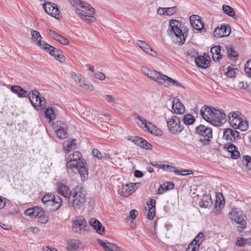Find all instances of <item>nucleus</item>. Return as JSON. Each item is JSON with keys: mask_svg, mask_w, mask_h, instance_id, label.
Instances as JSON below:
<instances>
[{"mask_svg": "<svg viewBox=\"0 0 251 251\" xmlns=\"http://www.w3.org/2000/svg\"><path fill=\"white\" fill-rule=\"evenodd\" d=\"M188 28L178 20H170L167 33L176 44L181 45L184 43L188 36Z\"/></svg>", "mask_w": 251, "mask_h": 251, "instance_id": "obj_1", "label": "nucleus"}, {"mask_svg": "<svg viewBox=\"0 0 251 251\" xmlns=\"http://www.w3.org/2000/svg\"><path fill=\"white\" fill-rule=\"evenodd\" d=\"M87 193L85 188L77 185L72 190V194L68 199L69 205L76 211L82 208L87 201Z\"/></svg>", "mask_w": 251, "mask_h": 251, "instance_id": "obj_2", "label": "nucleus"}, {"mask_svg": "<svg viewBox=\"0 0 251 251\" xmlns=\"http://www.w3.org/2000/svg\"><path fill=\"white\" fill-rule=\"evenodd\" d=\"M69 2L75 8L76 14L80 16H92L96 13L92 5L82 0H69Z\"/></svg>", "mask_w": 251, "mask_h": 251, "instance_id": "obj_3", "label": "nucleus"}, {"mask_svg": "<svg viewBox=\"0 0 251 251\" xmlns=\"http://www.w3.org/2000/svg\"><path fill=\"white\" fill-rule=\"evenodd\" d=\"M166 122L169 130L172 134H179L184 129L183 126L181 125L180 119L177 116H172L166 119Z\"/></svg>", "mask_w": 251, "mask_h": 251, "instance_id": "obj_4", "label": "nucleus"}, {"mask_svg": "<svg viewBox=\"0 0 251 251\" xmlns=\"http://www.w3.org/2000/svg\"><path fill=\"white\" fill-rule=\"evenodd\" d=\"M196 133L201 136L200 141L204 145L209 144L210 139L212 138L211 128L200 125L196 128Z\"/></svg>", "mask_w": 251, "mask_h": 251, "instance_id": "obj_5", "label": "nucleus"}, {"mask_svg": "<svg viewBox=\"0 0 251 251\" xmlns=\"http://www.w3.org/2000/svg\"><path fill=\"white\" fill-rule=\"evenodd\" d=\"M29 99L32 105L37 109H44L46 107V100L43 97H40V93L37 90L30 92Z\"/></svg>", "mask_w": 251, "mask_h": 251, "instance_id": "obj_6", "label": "nucleus"}, {"mask_svg": "<svg viewBox=\"0 0 251 251\" xmlns=\"http://www.w3.org/2000/svg\"><path fill=\"white\" fill-rule=\"evenodd\" d=\"M81 158L82 154L80 152L78 151L74 152L67 158V168L74 171V168L78 167L79 165H83V162L85 161Z\"/></svg>", "mask_w": 251, "mask_h": 251, "instance_id": "obj_7", "label": "nucleus"}, {"mask_svg": "<svg viewBox=\"0 0 251 251\" xmlns=\"http://www.w3.org/2000/svg\"><path fill=\"white\" fill-rule=\"evenodd\" d=\"M87 223L82 216H76L72 220V229L73 232L80 233L85 231Z\"/></svg>", "mask_w": 251, "mask_h": 251, "instance_id": "obj_8", "label": "nucleus"}, {"mask_svg": "<svg viewBox=\"0 0 251 251\" xmlns=\"http://www.w3.org/2000/svg\"><path fill=\"white\" fill-rule=\"evenodd\" d=\"M141 70L145 75L147 76L150 79L162 85L163 76H164V75L162 73L154 70H151L145 66H142Z\"/></svg>", "mask_w": 251, "mask_h": 251, "instance_id": "obj_9", "label": "nucleus"}, {"mask_svg": "<svg viewBox=\"0 0 251 251\" xmlns=\"http://www.w3.org/2000/svg\"><path fill=\"white\" fill-rule=\"evenodd\" d=\"M226 114L223 111L214 108L210 123L215 126H220L226 121Z\"/></svg>", "mask_w": 251, "mask_h": 251, "instance_id": "obj_10", "label": "nucleus"}, {"mask_svg": "<svg viewBox=\"0 0 251 251\" xmlns=\"http://www.w3.org/2000/svg\"><path fill=\"white\" fill-rule=\"evenodd\" d=\"M231 219L236 223L240 225L238 226L237 229L239 231H241L243 228L246 227V222L244 219L243 214L241 211L233 210L230 213Z\"/></svg>", "mask_w": 251, "mask_h": 251, "instance_id": "obj_11", "label": "nucleus"}, {"mask_svg": "<svg viewBox=\"0 0 251 251\" xmlns=\"http://www.w3.org/2000/svg\"><path fill=\"white\" fill-rule=\"evenodd\" d=\"M43 8L45 12L50 16H59L61 14L56 4L51 2H47L43 4Z\"/></svg>", "mask_w": 251, "mask_h": 251, "instance_id": "obj_12", "label": "nucleus"}, {"mask_svg": "<svg viewBox=\"0 0 251 251\" xmlns=\"http://www.w3.org/2000/svg\"><path fill=\"white\" fill-rule=\"evenodd\" d=\"M243 117V115L239 111H232L228 115L229 123L234 128L237 127L239 122L242 120Z\"/></svg>", "mask_w": 251, "mask_h": 251, "instance_id": "obj_13", "label": "nucleus"}, {"mask_svg": "<svg viewBox=\"0 0 251 251\" xmlns=\"http://www.w3.org/2000/svg\"><path fill=\"white\" fill-rule=\"evenodd\" d=\"M231 28L229 25H221L218 26L213 32V35L217 38L228 36L230 33Z\"/></svg>", "mask_w": 251, "mask_h": 251, "instance_id": "obj_14", "label": "nucleus"}, {"mask_svg": "<svg viewBox=\"0 0 251 251\" xmlns=\"http://www.w3.org/2000/svg\"><path fill=\"white\" fill-rule=\"evenodd\" d=\"M239 133L236 130L226 128L223 133L224 139L231 142H235L239 138Z\"/></svg>", "mask_w": 251, "mask_h": 251, "instance_id": "obj_15", "label": "nucleus"}, {"mask_svg": "<svg viewBox=\"0 0 251 251\" xmlns=\"http://www.w3.org/2000/svg\"><path fill=\"white\" fill-rule=\"evenodd\" d=\"M214 109L213 107L204 105L201 108L200 114L204 120L210 123Z\"/></svg>", "mask_w": 251, "mask_h": 251, "instance_id": "obj_16", "label": "nucleus"}, {"mask_svg": "<svg viewBox=\"0 0 251 251\" xmlns=\"http://www.w3.org/2000/svg\"><path fill=\"white\" fill-rule=\"evenodd\" d=\"M208 58H209L208 55L206 57L205 55L198 56L195 59V62L197 66L202 69L208 68L210 63V59H208Z\"/></svg>", "mask_w": 251, "mask_h": 251, "instance_id": "obj_17", "label": "nucleus"}, {"mask_svg": "<svg viewBox=\"0 0 251 251\" xmlns=\"http://www.w3.org/2000/svg\"><path fill=\"white\" fill-rule=\"evenodd\" d=\"M172 109L175 114H183L185 112V107L180 100L177 98H174L172 101Z\"/></svg>", "mask_w": 251, "mask_h": 251, "instance_id": "obj_18", "label": "nucleus"}, {"mask_svg": "<svg viewBox=\"0 0 251 251\" xmlns=\"http://www.w3.org/2000/svg\"><path fill=\"white\" fill-rule=\"evenodd\" d=\"M89 224L96 230L97 233L102 235L104 233L105 228L102 224L96 218H91Z\"/></svg>", "mask_w": 251, "mask_h": 251, "instance_id": "obj_19", "label": "nucleus"}, {"mask_svg": "<svg viewBox=\"0 0 251 251\" xmlns=\"http://www.w3.org/2000/svg\"><path fill=\"white\" fill-rule=\"evenodd\" d=\"M177 10L176 6L168 8L159 7L157 10V13L159 16H172L175 14Z\"/></svg>", "mask_w": 251, "mask_h": 251, "instance_id": "obj_20", "label": "nucleus"}, {"mask_svg": "<svg viewBox=\"0 0 251 251\" xmlns=\"http://www.w3.org/2000/svg\"><path fill=\"white\" fill-rule=\"evenodd\" d=\"M189 20L192 26L196 30H201L204 24L201 17H189Z\"/></svg>", "mask_w": 251, "mask_h": 251, "instance_id": "obj_21", "label": "nucleus"}, {"mask_svg": "<svg viewBox=\"0 0 251 251\" xmlns=\"http://www.w3.org/2000/svg\"><path fill=\"white\" fill-rule=\"evenodd\" d=\"M57 190L60 195L66 198L69 199L72 194V190L70 191L69 187L62 183H58Z\"/></svg>", "mask_w": 251, "mask_h": 251, "instance_id": "obj_22", "label": "nucleus"}, {"mask_svg": "<svg viewBox=\"0 0 251 251\" xmlns=\"http://www.w3.org/2000/svg\"><path fill=\"white\" fill-rule=\"evenodd\" d=\"M225 148L231 154V157L233 159H236L240 156L239 151L237 150V148L232 144H226Z\"/></svg>", "mask_w": 251, "mask_h": 251, "instance_id": "obj_23", "label": "nucleus"}, {"mask_svg": "<svg viewBox=\"0 0 251 251\" xmlns=\"http://www.w3.org/2000/svg\"><path fill=\"white\" fill-rule=\"evenodd\" d=\"M30 32L31 35L32 37V40H33V41L36 42L38 46H39L41 48H43L44 45H43L44 43H46L44 41H41L42 37L41 36L40 33L38 31L34 30L32 29H30Z\"/></svg>", "mask_w": 251, "mask_h": 251, "instance_id": "obj_24", "label": "nucleus"}, {"mask_svg": "<svg viewBox=\"0 0 251 251\" xmlns=\"http://www.w3.org/2000/svg\"><path fill=\"white\" fill-rule=\"evenodd\" d=\"M43 45H44V47L42 49L49 53L50 55L54 57L55 58H56L59 53L60 54L61 50H60L54 48L50 45L48 43H44Z\"/></svg>", "mask_w": 251, "mask_h": 251, "instance_id": "obj_25", "label": "nucleus"}, {"mask_svg": "<svg viewBox=\"0 0 251 251\" xmlns=\"http://www.w3.org/2000/svg\"><path fill=\"white\" fill-rule=\"evenodd\" d=\"M221 48L220 46L217 45L211 49L210 52L214 61H219L222 58V54L221 53Z\"/></svg>", "mask_w": 251, "mask_h": 251, "instance_id": "obj_26", "label": "nucleus"}, {"mask_svg": "<svg viewBox=\"0 0 251 251\" xmlns=\"http://www.w3.org/2000/svg\"><path fill=\"white\" fill-rule=\"evenodd\" d=\"M163 77L162 85L164 84L165 85H170L171 84H172L173 85L178 87H183L182 85L176 80L173 79L165 75L164 76H163Z\"/></svg>", "mask_w": 251, "mask_h": 251, "instance_id": "obj_27", "label": "nucleus"}, {"mask_svg": "<svg viewBox=\"0 0 251 251\" xmlns=\"http://www.w3.org/2000/svg\"><path fill=\"white\" fill-rule=\"evenodd\" d=\"M62 200L61 197L58 195H56L55 199L52 201L49 205L52 206V208L50 209V211H56L61 207L62 204Z\"/></svg>", "mask_w": 251, "mask_h": 251, "instance_id": "obj_28", "label": "nucleus"}, {"mask_svg": "<svg viewBox=\"0 0 251 251\" xmlns=\"http://www.w3.org/2000/svg\"><path fill=\"white\" fill-rule=\"evenodd\" d=\"M76 170L79 174L81 179L85 180L88 176V169L86 168V162H83V165H79L78 167L74 168Z\"/></svg>", "mask_w": 251, "mask_h": 251, "instance_id": "obj_29", "label": "nucleus"}, {"mask_svg": "<svg viewBox=\"0 0 251 251\" xmlns=\"http://www.w3.org/2000/svg\"><path fill=\"white\" fill-rule=\"evenodd\" d=\"M55 132L57 137L59 139H63L68 137L67 130L63 126H59V125H57L55 129Z\"/></svg>", "mask_w": 251, "mask_h": 251, "instance_id": "obj_30", "label": "nucleus"}, {"mask_svg": "<svg viewBox=\"0 0 251 251\" xmlns=\"http://www.w3.org/2000/svg\"><path fill=\"white\" fill-rule=\"evenodd\" d=\"M129 184H122L119 186L118 193L124 197H126L131 195V190H129Z\"/></svg>", "mask_w": 251, "mask_h": 251, "instance_id": "obj_31", "label": "nucleus"}, {"mask_svg": "<svg viewBox=\"0 0 251 251\" xmlns=\"http://www.w3.org/2000/svg\"><path fill=\"white\" fill-rule=\"evenodd\" d=\"M199 205L203 208L210 207L212 206L211 197L208 195L204 196L202 200L199 201Z\"/></svg>", "mask_w": 251, "mask_h": 251, "instance_id": "obj_32", "label": "nucleus"}, {"mask_svg": "<svg viewBox=\"0 0 251 251\" xmlns=\"http://www.w3.org/2000/svg\"><path fill=\"white\" fill-rule=\"evenodd\" d=\"M11 90L12 92L17 93L20 97H26L27 95V91L23 89L20 86H13L11 87Z\"/></svg>", "mask_w": 251, "mask_h": 251, "instance_id": "obj_33", "label": "nucleus"}, {"mask_svg": "<svg viewBox=\"0 0 251 251\" xmlns=\"http://www.w3.org/2000/svg\"><path fill=\"white\" fill-rule=\"evenodd\" d=\"M92 154L94 157L100 159L109 160L110 159V156L108 154L105 153H101L96 149H93Z\"/></svg>", "mask_w": 251, "mask_h": 251, "instance_id": "obj_34", "label": "nucleus"}, {"mask_svg": "<svg viewBox=\"0 0 251 251\" xmlns=\"http://www.w3.org/2000/svg\"><path fill=\"white\" fill-rule=\"evenodd\" d=\"M136 115L137 116V118L141 122V124L138 123L139 126L141 127L144 128L145 130L151 132V131L150 130V128L149 126V125H151V123H147L145 119H143L142 117L140 116L138 114H136Z\"/></svg>", "mask_w": 251, "mask_h": 251, "instance_id": "obj_35", "label": "nucleus"}, {"mask_svg": "<svg viewBox=\"0 0 251 251\" xmlns=\"http://www.w3.org/2000/svg\"><path fill=\"white\" fill-rule=\"evenodd\" d=\"M56 195L52 194H47L45 195L42 199V202L43 203L46 204L47 206L50 204L52 203V201L55 199Z\"/></svg>", "mask_w": 251, "mask_h": 251, "instance_id": "obj_36", "label": "nucleus"}, {"mask_svg": "<svg viewBox=\"0 0 251 251\" xmlns=\"http://www.w3.org/2000/svg\"><path fill=\"white\" fill-rule=\"evenodd\" d=\"M237 126L235 129H239L243 131H246L249 128L248 122L246 119L243 118Z\"/></svg>", "mask_w": 251, "mask_h": 251, "instance_id": "obj_37", "label": "nucleus"}, {"mask_svg": "<svg viewBox=\"0 0 251 251\" xmlns=\"http://www.w3.org/2000/svg\"><path fill=\"white\" fill-rule=\"evenodd\" d=\"M182 121L186 125H191L194 123L195 119L192 115L186 114L183 116Z\"/></svg>", "mask_w": 251, "mask_h": 251, "instance_id": "obj_38", "label": "nucleus"}, {"mask_svg": "<svg viewBox=\"0 0 251 251\" xmlns=\"http://www.w3.org/2000/svg\"><path fill=\"white\" fill-rule=\"evenodd\" d=\"M45 114L46 118L49 119L50 121H52L56 119L54 110L51 107L47 108L45 111Z\"/></svg>", "mask_w": 251, "mask_h": 251, "instance_id": "obj_39", "label": "nucleus"}, {"mask_svg": "<svg viewBox=\"0 0 251 251\" xmlns=\"http://www.w3.org/2000/svg\"><path fill=\"white\" fill-rule=\"evenodd\" d=\"M222 9L223 12L228 16H235V12L231 6L224 4L222 6Z\"/></svg>", "mask_w": 251, "mask_h": 251, "instance_id": "obj_40", "label": "nucleus"}, {"mask_svg": "<svg viewBox=\"0 0 251 251\" xmlns=\"http://www.w3.org/2000/svg\"><path fill=\"white\" fill-rule=\"evenodd\" d=\"M226 49L227 54L229 59H232L237 57V54L232 46H227L226 47Z\"/></svg>", "mask_w": 251, "mask_h": 251, "instance_id": "obj_41", "label": "nucleus"}, {"mask_svg": "<svg viewBox=\"0 0 251 251\" xmlns=\"http://www.w3.org/2000/svg\"><path fill=\"white\" fill-rule=\"evenodd\" d=\"M227 71L225 72V74L228 77H233L235 76L236 72H238L237 69L233 68L232 66H228L227 68Z\"/></svg>", "mask_w": 251, "mask_h": 251, "instance_id": "obj_42", "label": "nucleus"}, {"mask_svg": "<svg viewBox=\"0 0 251 251\" xmlns=\"http://www.w3.org/2000/svg\"><path fill=\"white\" fill-rule=\"evenodd\" d=\"M137 45L145 52H148L151 46L145 41L138 40L137 43Z\"/></svg>", "mask_w": 251, "mask_h": 251, "instance_id": "obj_43", "label": "nucleus"}, {"mask_svg": "<svg viewBox=\"0 0 251 251\" xmlns=\"http://www.w3.org/2000/svg\"><path fill=\"white\" fill-rule=\"evenodd\" d=\"M80 86L88 91H91L93 90V86L89 81L82 80L80 83Z\"/></svg>", "mask_w": 251, "mask_h": 251, "instance_id": "obj_44", "label": "nucleus"}, {"mask_svg": "<svg viewBox=\"0 0 251 251\" xmlns=\"http://www.w3.org/2000/svg\"><path fill=\"white\" fill-rule=\"evenodd\" d=\"M147 211H146V212H145L144 214H146L148 219L151 220L153 219L155 214V208L150 207L147 208Z\"/></svg>", "mask_w": 251, "mask_h": 251, "instance_id": "obj_45", "label": "nucleus"}, {"mask_svg": "<svg viewBox=\"0 0 251 251\" xmlns=\"http://www.w3.org/2000/svg\"><path fill=\"white\" fill-rule=\"evenodd\" d=\"M107 248H105V251H121L120 248L116 244L107 242Z\"/></svg>", "mask_w": 251, "mask_h": 251, "instance_id": "obj_46", "label": "nucleus"}, {"mask_svg": "<svg viewBox=\"0 0 251 251\" xmlns=\"http://www.w3.org/2000/svg\"><path fill=\"white\" fill-rule=\"evenodd\" d=\"M204 237V234L203 232H200L197 236L194 238V239L191 242L192 244L199 245V246L202 242V238Z\"/></svg>", "mask_w": 251, "mask_h": 251, "instance_id": "obj_47", "label": "nucleus"}, {"mask_svg": "<svg viewBox=\"0 0 251 251\" xmlns=\"http://www.w3.org/2000/svg\"><path fill=\"white\" fill-rule=\"evenodd\" d=\"M243 164L246 163V169L250 171L251 169V157L250 155H246L244 156L243 160Z\"/></svg>", "mask_w": 251, "mask_h": 251, "instance_id": "obj_48", "label": "nucleus"}, {"mask_svg": "<svg viewBox=\"0 0 251 251\" xmlns=\"http://www.w3.org/2000/svg\"><path fill=\"white\" fill-rule=\"evenodd\" d=\"M49 220V216L46 214L45 211H43V213L40 214L38 216V221L42 224H46Z\"/></svg>", "mask_w": 251, "mask_h": 251, "instance_id": "obj_49", "label": "nucleus"}, {"mask_svg": "<svg viewBox=\"0 0 251 251\" xmlns=\"http://www.w3.org/2000/svg\"><path fill=\"white\" fill-rule=\"evenodd\" d=\"M173 172L177 175L186 176L187 175H190L193 174V172L191 170H174Z\"/></svg>", "mask_w": 251, "mask_h": 251, "instance_id": "obj_50", "label": "nucleus"}, {"mask_svg": "<svg viewBox=\"0 0 251 251\" xmlns=\"http://www.w3.org/2000/svg\"><path fill=\"white\" fill-rule=\"evenodd\" d=\"M244 70L247 75L251 77V59L245 64Z\"/></svg>", "mask_w": 251, "mask_h": 251, "instance_id": "obj_51", "label": "nucleus"}, {"mask_svg": "<svg viewBox=\"0 0 251 251\" xmlns=\"http://www.w3.org/2000/svg\"><path fill=\"white\" fill-rule=\"evenodd\" d=\"M78 246L76 244L75 241L71 240L68 242V246L67 249L70 251L76 250L78 249Z\"/></svg>", "mask_w": 251, "mask_h": 251, "instance_id": "obj_52", "label": "nucleus"}, {"mask_svg": "<svg viewBox=\"0 0 251 251\" xmlns=\"http://www.w3.org/2000/svg\"><path fill=\"white\" fill-rule=\"evenodd\" d=\"M82 21L85 22L88 24L91 25V23L95 22L96 19L95 17H80Z\"/></svg>", "mask_w": 251, "mask_h": 251, "instance_id": "obj_53", "label": "nucleus"}, {"mask_svg": "<svg viewBox=\"0 0 251 251\" xmlns=\"http://www.w3.org/2000/svg\"><path fill=\"white\" fill-rule=\"evenodd\" d=\"M156 201L152 199H150V200L148 201L147 203V206L145 207V210L147 211V208H149L150 207L151 208H155Z\"/></svg>", "mask_w": 251, "mask_h": 251, "instance_id": "obj_54", "label": "nucleus"}, {"mask_svg": "<svg viewBox=\"0 0 251 251\" xmlns=\"http://www.w3.org/2000/svg\"><path fill=\"white\" fill-rule=\"evenodd\" d=\"M47 31H48L49 34L50 35V37H51L53 39H54L56 41L58 40V39L61 35L60 34H59L57 33H56V32L52 31L50 29H48Z\"/></svg>", "mask_w": 251, "mask_h": 251, "instance_id": "obj_55", "label": "nucleus"}, {"mask_svg": "<svg viewBox=\"0 0 251 251\" xmlns=\"http://www.w3.org/2000/svg\"><path fill=\"white\" fill-rule=\"evenodd\" d=\"M239 87L241 88H243L244 89L246 90L248 92H251V87L247 82H244L243 81L240 82L239 84Z\"/></svg>", "mask_w": 251, "mask_h": 251, "instance_id": "obj_56", "label": "nucleus"}, {"mask_svg": "<svg viewBox=\"0 0 251 251\" xmlns=\"http://www.w3.org/2000/svg\"><path fill=\"white\" fill-rule=\"evenodd\" d=\"M247 241V240L245 238L238 237L236 242V244L239 247H243L246 244Z\"/></svg>", "mask_w": 251, "mask_h": 251, "instance_id": "obj_57", "label": "nucleus"}, {"mask_svg": "<svg viewBox=\"0 0 251 251\" xmlns=\"http://www.w3.org/2000/svg\"><path fill=\"white\" fill-rule=\"evenodd\" d=\"M34 213V217H38V216L41 213H43L44 210L41 207L36 206L33 208Z\"/></svg>", "mask_w": 251, "mask_h": 251, "instance_id": "obj_58", "label": "nucleus"}, {"mask_svg": "<svg viewBox=\"0 0 251 251\" xmlns=\"http://www.w3.org/2000/svg\"><path fill=\"white\" fill-rule=\"evenodd\" d=\"M199 248V245L192 244V243L191 242L186 249V251H196L198 250Z\"/></svg>", "mask_w": 251, "mask_h": 251, "instance_id": "obj_59", "label": "nucleus"}, {"mask_svg": "<svg viewBox=\"0 0 251 251\" xmlns=\"http://www.w3.org/2000/svg\"><path fill=\"white\" fill-rule=\"evenodd\" d=\"M163 186L165 187V189L166 191L169 190L170 189H173L175 187V184L172 182H168L166 183L163 184Z\"/></svg>", "mask_w": 251, "mask_h": 251, "instance_id": "obj_60", "label": "nucleus"}, {"mask_svg": "<svg viewBox=\"0 0 251 251\" xmlns=\"http://www.w3.org/2000/svg\"><path fill=\"white\" fill-rule=\"evenodd\" d=\"M94 76L96 78L99 79L100 80H103L105 78V75L104 74L101 72L95 73Z\"/></svg>", "mask_w": 251, "mask_h": 251, "instance_id": "obj_61", "label": "nucleus"}, {"mask_svg": "<svg viewBox=\"0 0 251 251\" xmlns=\"http://www.w3.org/2000/svg\"><path fill=\"white\" fill-rule=\"evenodd\" d=\"M58 41H59L60 44L64 45H67L69 44V40L61 35H60Z\"/></svg>", "mask_w": 251, "mask_h": 251, "instance_id": "obj_62", "label": "nucleus"}, {"mask_svg": "<svg viewBox=\"0 0 251 251\" xmlns=\"http://www.w3.org/2000/svg\"><path fill=\"white\" fill-rule=\"evenodd\" d=\"M75 139H73V140H71L69 142V143L67 146V148H66V151H67L66 152L67 153H68L71 151V150L72 149V148L73 146L75 145Z\"/></svg>", "mask_w": 251, "mask_h": 251, "instance_id": "obj_63", "label": "nucleus"}, {"mask_svg": "<svg viewBox=\"0 0 251 251\" xmlns=\"http://www.w3.org/2000/svg\"><path fill=\"white\" fill-rule=\"evenodd\" d=\"M138 214V212L135 209H132L130 211L128 217H130L132 220H134Z\"/></svg>", "mask_w": 251, "mask_h": 251, "instance_id": "obj_64", "label": "nucleus"}]
</instances>
